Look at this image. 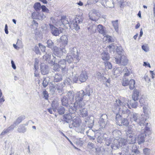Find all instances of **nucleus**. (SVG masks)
Listing matches in <instances>:
<instances>
[{"mask_svg": "<svg viewBox=\"0 0 155 155\" xmlns=\"http://www.w3.org/2000/svg\"><path fill=\"white\" fill-rule=\"evenodd\" d=\"M61 101L63 106H67L68 105V101L65 96L64 97L61 98Z\"/></svg>", "mask_w": 155, "mask_h": 155, "instance_id": "obj_38", "label": "nucleus"}, {"mask_svg": "<svg viewBox=\"0 0 155 155\" xmlns=\"http://www.w3.org/2000/svg\"><path fill=\"white\" fill-rule=\"evenodd\" d=\"M82 21L83 19L81 16H76L75 19L73 21V23H71L70 27L72 29L78 31L80 29L79 24L82 23Z\"/></svg>", "mask_w": 155, "mask_h": 155, "instance_id": "obj_5", "label": "nucleus"}, {"mask_svg": "<svg viewBox=\"0 0 155 155\" xmlns=\"http://www.w3.org/2000/svg\"><path fill=\"white\" fill-rule=\"evenodd\" d=\"M122 73L124 74V77H126L129 76L130 74V71L126 67H125L123 69Z\"/></svg>", "mask_w": 155, "mask_h": 155, "instance_id": "obj_45", "label": "nucleus"}, {"mask_svg": "<svg viewBox=\"0 0 155 155\" xmlns=\"http://www.w3.org/2000/svg\"><path fill=\"white\" fill-rule=\"evenodd\" d=\"M87 72L85 71H82L79 77V81L81 82H85L88 79Z\"/></svg>", "mask_w": 155, "mask_h": 155, "instance_id": "obj_12", "label": "nucleus"}, {"mask_svg": "<svg viewBox=\"0 0 155 155\" xmlns=\"http://www.w3.org/2000/svg\"><path fill=\"white\" fill-rule=\"evenodd\" d=\"M37 15V16L36 18H34L35 19L37 18L40 20H42L45 18V15L43 14H40L39 13H38V14L37 15L36 13H33L32 14V16H33L34 15Z\"/></svg>", "mask_w": 155, "mask_h": 155, "instance_id": "obj_37", "label": "nucleus"}, {"mask_svg": "<svg viewBox=\"0 0 155 155\" xmlns=\"http://www.w3.org/2000/svg\"><path fill=\"white\" fill-rule=\"evenodd\" d=\"M139 92L136 89H135L132 96V98L133 100H137L138 99L139 96Z\"/></svg>", "mask_w": 155, "mask_h": 155, "instance_id": "obj_30", "label": "nucleus"}, {"mask_svg": "<svg viewBox=\"0 0 155 155\" xmlns=\"http://www.w3.org/2000/svg\"><path fill=\"white\" fill-rule=\"evenodd\" d=\"M58 63L60 66L61 69L62 70H64L66 66V63L65 60L64 59H61L58 61Z\"/></svg>", "mask_w": 155, "mask_h": 155, "instance_id": "obj_25", "label": "nucleus"}, {"mask_svg": "<svg viewBox=\"0 0 155 155\" xmlns=\"http://www.w3.org/2000/svg\"><path fill=\"white\" fill-rule=\"evenodd\" d=\"M89 17L90 19L96 21L99 17V14L97 10L95 9L91 10L89 13Z\"/></svg>", "mask_w": 155, "mask_h": 155, "instance_id": "obj_7", "label": "nucleus"}, {"mask_svg": "<svg viewBox=\"0 0 155 155\" xmlns=\"http://www.w3.org/2000/svg\"><path fill=\"white\" fill-rule=\"evenodd\" d=\"M101 55L102 59L105 61L109 60L110 58L107 52H104L102 53Z\"/></svg>", "mask_w": 155, "mask_h": 155, "instance_id": "obj_29", "label": "nucleus"}, {"mask_svg": "<svg viewBox=\"0 0 155 155\" xmlns=\"http://www.w3.org/2000/svg\"><path fill=\"white\" fill-rule=\"evenodd\" d=\"M119 113H116V123L118 125H120V124L121 123V121L123 119L122 117L120 115V114H118Z\"/></svg>", "mask_w": 155, "mask_h": 155, "instance_id": "obj_32", "label": "nucleus"}, {"mask_svg": "<svg viewBox=\"0 0 155 155\" xmlns=\"http://www.w3.org/2000/svg\"><path fill=\"white\" fill-rule=\"evenodd\" d=\"M95 137H97V142L99 143H101L103 140L101 135L99 133H97L95 134Z\"/></svg>", "mask_w": 155, "mask_h": 155, "instance_id": "obj_39", "label": "nucleus"}, {"mask_svg": "<svg viewBox=\"0 0 155 155\" xmlns=\"http://www.w3.org/2000/svg\"><path fill=\"white\" fill-rule=\"evenodd\" d=\"M25 124H22L20 125L17 129L18 132L21 133H24L27 130V128L25 127Z\"/></svg>", "mask_w": 155, "mask_h": 155, "instance_id": "obj_20", "label": "nucleus"}, {"mask_svg": "<svg viewBox=\"0 0 155 155\" xmlns=\"http://www.w3.org/2000/svg\"><path fill=\"white\" fill-rule=\"evenodd\" d=\"M65 114L64 116L63 120L65 121L66 122L68 123H69L70 120L72 119V114L74 113H71Z\"/></svg>", "mask_w": 155, "mask_h": 155, "instance_id": "obj_21", "label": "nucleus"}, {"mask_svg": "<svg viewBox=\"0 0 155 155\" xmlns=\"http://www.w3.org/2000/svg\"><path fill=\"white\" fill-rule=\"evenodd\" d=\"M60 39L64 46L65 47V46L68 44V42L67 36L65 35H63L60 38Z\"/></svg>", "mask_w": 155, "mask_h": 155, "instance_id": "obj_27", "label": "nucleus"}, {"mask_svg": "<svg viewBox=\"0 0 155 155\" xmlns=\"http://www.w3.org/2000/svg\"><path fill=\"white\" fill-rule=\"evenodd\" d=\"M114 58L116 63L120 65L125 66L127 64L128 60L124 55H120V56L117 55Z\"/></svg>", "mask_w": 155, "mask_h": 155, "instance_id": "obj_6", "label": "nucleus"}, {"mask_svg": "<svg viewBox=\"0 0 155 155\" xmlns=\"http://www.w3.org/2000/svg\"><path fill=\"white\" fill-rule=\"evenodd\" d=\"M130 119L131 122H135L141 126L144 125L145 121L147 119V118L144 117V115H139L135 113L131 114Z\"/></svg>", "mask_w": 155, "mask_h": 155, "instance_id": "obj_3", "label": "nucleus"}, {"mask_svg": "<svg viewBox=\"0 0 155 155\" xmlns=\"http://www.w3.org/2000/svg\"><path fill=\"white\" fill-rule=\"evenodd\" d=\"M97 27L96 25L93 24H91L89 27H88V30L91 34H93L95 33L96 31Z\"/></svg>", "mask_w": 155, "mask_h": 155, "instance_id": "obj_22", "label": "nucleus"}, {"mask_svg": "<svg viewBox=\"0 0 155 155\" xmlns=\"http://www.w3.org/2000/svg\"><path fill=\"white\" fill-rule=\"evenodd\" d=\"M96 76L97 78L100 81L103 80L104 78H105L104 77L103 73L101 74L99 72H97Z\"/></svg>", "mask_w": 155, "mask_h": 155, "instance_id": "obj_44", "label": "nucleus"}, {"mask_svg": "<svg viewBox=\"0 0 155 155\" xmlns=\"http://www.w3.org/2000/svg\"><path fill=\"white\" fill-rule=\"evenodd\" d=\"M107 118V116L105 114L104 115L103 114L100 118L98 122L100 127L101 128H104L106 126L107 124V120L106 119Z\"/></svg>", "mask_w": 155, "mask_h": 155, "instance_id": "obj_9", "label": "nucleus"}, {"mask_svg": "<svg viewBox=\"0 0 155 155\" xmlns=\"http://www.w3.org/2000/svg\"><path fill=\"white\" fill-rule=\"evenodd\" d=\"M47 47L50 48H52L54 46V43L52 40L49 39L47 41Z\"/></svg>", "mask_w": 155, "mask_h": 155, "instance_id": "obj_47", "label": "nucleus"}, {"mask_svg": "<svg viewBox=\"0 0 155 155\" xmlns=\"http://www.w3.org/2000/svg\"><path fill=\"white\" fill-rule=\"evenodd\" d=\"M119 143L120 147H124V146L126 145L127 143L126 140L124 139L121 138L119 140Z\"/></svg>", "mask_w": 155, "mask_h": 155, "instance_id": "obj_36", "label": "nucleus"}, {"mask_svg": "<svg viewBox=\"0 0 155 155\" xmlns=\"http://www.w3.org/2000/svg\"><path fill=\"white\" fill-rule=\"evenodd\" d=\"M39 61L37 59H35V61L34 64V69L35 70H37L38 69V64Z\"/></svg>", "mask_w": 155, "mask_h": 155, "instance_id": "obj_62", "label": "nucleus"}, {"mask_svg": "<svg viewBox=\"0 0 155 155\" xmlns=\"http://www.w3.org/2000/svg\"><path fill=\"white\" fill-rule=\"evenodd\" d=\"M112 23L114 28L116 31L117 32L118 31V20H116L115 21H112Z\"/></svg>", "mask_w": 155, "mask_h": 155, "instance_id": "obj_42", "label": "nucleus"}, {"mask_svg": "<svg viewBox=\"0 0 155 155\" xmlns=\"http://www.w3.org/2000/svg\"><path fill=\"white\" fill-rule=\"evenodd\" d=\"M42 11L47 13H48L49 11L48 9L44 5L41 6V8Z\"/></svg>", "mask_w": 155, "mask_h": 155, "instance_id": "obj_63", "label": "nucleus"}, {"mask_svg": "<svg viewBox=\"0 0 155 155\" xmlns=\"http://www.w3.org/2000/svg\"><path fill=\"white\" fill-rule=\"evenodd\" d=\"M52 49L54 54L59 57H60L62 55V52L65 53L66 52V51L64 49V47L59 48L58 47L55 46H54Z\"/></svg>", "mask_w": 155, "mask_h": 155, "instance_id": "obj_8", "label": "nucleus"}, {"mask_svg": "<svg viewBox=\"0 0 155 155\" xmlns=\"http://www.w3.org/2000/svg\"><path fill=\"white\" fill-rule=\"evenodd\" d=\"M130 104L131 107L133 108H136L137 106V103L136 101V100L130 101Z\"/></svg>", "mask_w": 155, "mask_h": 155, "instance_id": "obj_46", "label": "nucleus"}, {"mask_svg": "<svg viewBox=\"0 0 155 155\" xmlns=\"http://www.w3.org/2000/svg\"><path fill=\"white\" fill-rule=\"evenodd\" d=\"M129 81L128 79L124 78L122 81V84L123 86H126L129 85Z\"/></svg>", "mask_w": 155, "mask_h": 155, "instance_id": "obj_53", "label": "nucleus"}, {"mask_svg": "<svg viewBox=\"0 0 155 155\" xmlns=\"http://www.w3.org/2000/svg\"><path fill=\"white\" fill-rule=\"evenodd\" d=\"M135 83V81L133 79H131L129 81V88L130 89H133L134 88Z\"/></svg>", "mask_w": 155, "mask_h": 155, "instance_id": "obj_43", "label": "nucleus"}, {"mask_svg": "<svg viewBox=\"0 0 155 155\" xmlns=\"http://www.w3.org/2000/svg\"><path fill=\"white\" fill-rule=\"evenodd\" d=\"M132 130L130 129H129L127 132V138H135L133 137V135L132 133Z\"/></svg>", "mask_w": 155, "mask_h": 155, "instance_id": "obj_49", "label": "nucleus"}, {"mask_svg": "<svg viewBox=\"0 0 155 155\" xmlns=\"http://www.w3.org/2000/svg\"><path fill=\"white\" fill-rule=\"evenodd\" d=\"M97 29L98 31L100 33H101L104 36L107 34V32L105 28L102 25H99L97 26Z\"/></svg>", "mask_w": 155, "mask_h": 155, "instance_id": "obj_17", "label": "nucleus"}, {"mask_svg": "<svg viewBox=\"0 0 155 155\" xmlns=\"http://www.w3.org/2000/svg\"><path fill=\"white\" fill-rule=\"evenodd\" d=\"M25 118V117L24 116H21L18 117L16 120L14 122V124L16 125H18L20 124L23 120Z\"/></svg>", "mask_w": 155, "mask_h": 155, "instance_id": "obj_35", "label": "nucleus"}, {"mask_svg": "<svg viewBox=\"0 0 155 155\" xmlns=\"http://www.w3.org/2000/svg\"><path fill=\"white\" fill-rule=\"evenodd\" d=\"M57 112L59 115H62L65 112V109L63 107L60 106L57 108Z\"/></svg>", "mask_w": 155, "mask_h": 155, "instance_id": "obj_34", "label": "nucleus"}, {"mask_svg": "<svg viewBox=\"0 0 155 155\" xmlns=\"http://www.w3.org/2000/svg\"><path fill=\"white\" fill-rule=\"evenodd\" d=\"M41 70L42 74L45 75L48 72V67L45 64H42L41 66Z\"/></svg>", "mask_w": 155, "mask_h": 155, "instance_id": "obj_16", "label": "nucleus"}, {"mask_svg": "<svg viewBox=\"0 0 155 155\" xmlns=\"http://www.w3.org/2000/svg\"><path fill=\"white\" fill-rule=\"evenodd\" d=\"M51 31L52 34L54 36H58L60 34L59 31L58 29L52 25H50Z\"/></svg>", "mask_w": 155, "mask_h": 155, "instance_id": "obj_13", "label": "nucleus"}, {"mask_svg": "<svg viewBox=\"0 0 155 155\" xmlns=\"http://www.w3.org/2000/svg\"><path fill=\"white\" fill-rule=\"evenodd\" d=\"M146 137V134L145 133H142L139 134L138 137L137 141L138 144H140L145 141V139Z\"/></svg>", "mask_w": 155, "mask_h": 155, "instance_id": "obj_14", "label": "nucleus"}, {"mask_svg": "<svg viewBox=\"0 0 155 155\" xmlns=\"http://www.w3.org/2000/svg\"><path fill=\"white\" fill-rule=\"evenodd\" d=\"M77 105L71 106L69 109V112L71 113H75L77 112L80 117H86L88 116L87 109L84 107V106L81 107H77Z\"/></svg>", "mask_w": 155, "mask_h": 155, "instance_id": "obj_2", "label": "nucleus"}, {"mask_svg": "<svg viewBox=\"0 0 155 155\" xmlns=\"http://www.w3.org/2000/svg\"><path fill=\"white\" fill-rule=\"evenodd\" d=\"M75 55H73L74 59L71 55H69L66 57V60L68 63H70L71 62H74L75 59H76L77 61L80 60V58L78 55V51H77L74 54ZM74 63H76L75 61H74Z\"/></svg>", "mask_w": 155, "mask_h": 155, "instance_id": "obj_11", "label": "nucleus"}, {"mask_svg": "<svg viewBox=\"0 0 155 155\" xmlns=\"http://www.w3.org/2000/svg\"><path fill=\"white\" fill-rule=\"evenodd\" d=\"M122 69L121 67H119L115 68L114 71V75L118 76L122 73Z\"/></svg>", "mask_w": 155, "mask_h": 155, "instance_id": "obj_33", "label": "nucleus"}, {"mask_svg": "<svg viewBox=\"0 0 155 155\" xmlns=\"http://www.w3.org/2000/svg\"><path fill=\"white\" fill-rule=\"evenodd\" d=\"M71 81L70 78H66L64 81V84L66 85H69L71 84Z\"/></svg>", "mask_w": 155, "mask_h": 155, "instance_id": "obj_61", "label": "nucleus"}, {"mask_svg": "<svg viewBox=\"0 0 155 155\" xmlns=\"http://www.w3.org/2000/svg\"><path fill=\"white\" fill-rule=\"evenodd\" d=\"M52 62V63H50L53 65V70L55 71H58L59 70V69L61 68L58 63L57 64V63H55V58L53 59Z\"/></svg>", "mask_w": 155, "mask_h": 155, "instance_id": "obj_19", "label": "nucleus"}, {"mask_svg": "<svg viewBox=\"0 0 155 155\" xmlns=\"http://www.w3.org/2000/svg\"><path fill=\"white\" fill-rule=\"evenodd\" d=\"M44 97L45 99H48V94L47 91H44L43 92Z\"/></svg>", "mask_w": 155, "mask_h": 155, "instance_id": "obj_64", "label": "nucleus"}, {"mask_svg": "<svg viewBox=\"0 0 155 155\" xmlns=\"http://www.w3.org/2000/svg\"><path fill=\"white\" fill-rule=\"evenodd\" d=\"M89 133H92V135H94L95 134V132L91 129H89L86 132L87 135V136L89 138L90 140H94L96 137L91 135V134H89Z\"/></svg>", "mask_w": 155, "mask_h": 155, "instance_id": "obj_24", "label": "nucleus"}, {"mask_svg": "<svg viewBox=\"0 0 155 155\" xmlns=\"http://www.w3.org/2000/svg\"><path fill=\"white\" fill-rule=\"evenodd\" d=\"M112 142V144L110 146L113 149L116 150L120 147L119 140L117 139H113V141Z\"/></svg>", "mask_w": 155, "mask_h": 155, "instance_id": "obj_15", "label": "nucleus"}, {"mask_svg": "<svg viewBox=\"0 0 155 155\" xmlns=\"http://www.w3.org/2000/svg\"><path fill=\"white\" fill-rule=\"evenodd\" d=\"M61 21L64 25H68V27H70L71 24H70L68 18H66V16H63L62 17L61 19Z\"/></svg>", "mask_w": 155, "mask_h": 155, "instance_id": "obj_26", "label": "nucleus"}, {"mask_svg": "<svg viewBox=\"0 0 155 155\" xmlns=\"http://www.w3.org/2000/svg\"><path fill=\"white\" fill-rule=\"evenodd\" d=\"M129 124V123L128 120L124 118L121 121L120 125H122V124L123 125L127 126Z\"/></svg>", "mask_w": 155, "mask_h": 155, "instance_id": "obj_50", "label": "nucleus"}, {"mask_svg": "<svg viewBox=\"0 0 155 155\" xmlns=\"http://www.w3.org/2000/svg\"><path fill=\"white\" fill-rule=\"evenodd\" d=\"M108 48H109L110 51L111 52L113 51H114V50L115 49V47L113 44H111V45H109V46H107Z\"/></svg>", "mask_w": 155, "mask_h": 155, "instance_id": "obj_59", "label": "nucleus"}, {"mask_svg": "<svg viewBox=\"0 0 155 155\" xmlns=\"http://www.w3.org/2000/svg\"><path fill=\"white\" fill-rule=\"evenodd\" d=\"M113 137L115 138H119L121 136V133L119 130H114L112 133Z\"/></svg>", "mask_w": 155, "mask_h": 155, "instance_id": "obj_28", "label": "nucleus"}, {"mask_svg": "<svg viewBox=\"0 0 155 155\" xmlns=\"http://www.w3.org/2000/svg\"><path fill=\"white\" fill-rule=\"evenodd\" d=\"M66 96L71 101H74V95L73 91H68L67 93Z\"/></svg>", "mask_w": 155, "mask_h": 155, "instance_id": "obj_23", "label": "nucleus"}, {"mask_svg": "<svg viewBox=\"0 0 155 155\" xmlns=\"http://www.w3.org/2000/svg\"><path fill=\"white\" fill-rule=\"evenodd\" d=\"M117 56H120V55H124V51L121 47H119L117 48Z\"/></svg>", "mask_w": 155, "mask_h": 155, "instance_id": "obj_41", "label": "nucleus"}, {"mask_svg": "<svg viewBox=\"0 0 155 155\" xmlns=\"http://www.w3.org/2000/svg\"><path fill=\"white\" fill-rule=\"evenodd\" d=\"M113 139H111V138H107L105 140V143L106 144L107 146H109L110 145H111L112 144V142L113 141Z\"/></svg>", "mask_w": 155, "mask_h": 155, "instance_id": "obj_51", "label": "nucleus"}, {"mask_svg": "<svg viewBox=\"0 0 155 155\" xmlns=\"http://www.w3.org/2000/svg\"><path fill=\"white\" fill-rule=\"evenodd\" d=\"M126 106L131 109L130 105L128 104L122 102L120 100H116L115 103L113 107L112 111L114 113H119L121 114H127L130 113V110L126 107Z\"/></svg>", "mask_w": 155, "mask_h": 155, "instance_id": "obj_1", "label": "nucleus"}, {"mask_svg": "<svg viewBox=\"0 0 155 155\" xmlns=\"http://www.w3.org/2000/svg\"><path fill=\"white\" fill-rule=\"evenodd\" d=\"M71 123L73 127H78L80 126L81 123V120L79 117H74Z\"/></svg>", "mask_w": 155, "mask_h": 155, "instance_id": "obj_10", "label": "nucleus"}, {"mask_svg": "<svg viewBox=\"0 0 155 155\" xmlns=\"http://www.w3.org/2000/svg\"><path fill=\"white\" fill-rule=\"evenodd\" d=\"M143 111L144 114V117L146 116L145 118L147 119L149 118V115L150 113V111L149 110V109L147 107L144 106L143 107Z\"/></svg>", "mask_w": 155, "mask_h": 155, "instance_id": "obj_31", "label": "nucleus"}, {"mask_svg": "<svg viewBox=\"0 0 155 155\" xmlns=\"http://www.w3.org/2000/svg\"><path fill=\"white\" fill-rule=\"evenodd\" d=\"M50 55H49L48 54H46L45 55H44L43 57V59L45 61H49L50 59Z\"/></svg>", "mask_w": 155, "mask_h": 155, "instance_id": "obj_57", "label": "nucleus"}, {"mask_svg": "<svg viewBox=\"0 0 155 155\" xmlns=\"http://www.w3.org/2000/svg\"><path fill=\"white\" fill-rule=\"evenodd\" d=\"M143 152L144 155H150V150L148 148H145L143 149Z\"/></svg>", "mask_w": 155, "mask_h": 155, "instance_id": "obj_56", "label": "nucleus"}, {"mask_svg": "<svg viewBox=\"0 0 155 155\" xmlns=\"http://www.w3.org/2000/svg\"><path fill=\"white\" fill-rule=\"evenodd\" d=\"M105 66L106 68L108 69H111L112 68V64L111 63L109 62L105 63Z\"/></svg>", "mask_w": 155, "mask_h": 155, "instance_id": "obj_60", "label": "nucleus"}, {"mask_svg": "<svg viewBox=\"0 0 155 155\" xmlns=\"http://www.w3.org/2000/svg\"><path fill=\"white\" fill-rule=\"evenodd\" d=\"M132 151L136 154L140 153L139 151L137 149L136 145H133L132 148Z\"/></svg>", "mask_w": 155, "mask_h": 155, "instance_id": "obj_55", "label": "nucleus"}, {"mask_svg": "<svg viewBox=\"0 0 155 155\" xmlns=\"http://www.w3.org/2000/svg\"><path fill=\"white\" fill-rule=\"evenodd\" d=\"M49 82V79L47 78H44L42 84L43 87H45L48 85Z\"/></svg>", "mask_w": 155, "mask_h": 155, "instance_id": "obj_54", "label": "nucleus"}, {"mask_svg": "<svg viewBox=\"0 0 155 155\" xmlns=\"http://www.w3.org/2000/svg\"><path fill=\"white\" fill-rule=\"evenodd\" d=\"M63 76L60 74L56 73L54 76L53 81L54 82H59L62 81Z\"/></svg>", "mask_w": 155, "mask_h": 155, "instance_id": "obj_18", "label": "nucleus"}, {"mask_svg": "<svg viewBox=\"0 0 155 155\" xmlns=\"http://www.w3.org/2000/svg\"><path fill=\"white\" fill-rule=\"evenodd\" d=\"M41 6L39 2H37L35 4L34 8L36 11L39 10L41 8Z\"/></svg>", "mask_w": 155, "mask_h": 155, "instance_id": "obj_48", "label": "nucleus"}, {"mask_svg": "<svg viewBox=\"0 0 155 155\" xmlns=\"http://www.w3.org/2000/svg\"><path fill=\"white\" fill-rule=\"evenodd\" d=\"M104 37L106 38V41L109 42H112L113 41V40L112 39V38L110 36L108 35H107V34L106 35H104Z\"/></svg>", "mask_w": 155, "mask_h": 155, "instance_id": "obj_58", "label": "nucleus"}, {"mask_svg": "<svg viewBox=\"0 0 155 155\" xmlns=\"http://www.w3.org/2000/svg\"><path fill=\"white\" fill-rule=\"evenodd\" d=\"M127 142L129 144H133L135 143L136 141V138H127L126 140Z\"/></svg>", "mask_w": 155, "mask_h": 155, "instance_id": "obj_52", "label": "nucleus"}, {"mask_svg": "<svg viewBox=\"0 0 155 155\" xmlns=\"http://www.w3.org/2000/svg\"><path fill=\"white\" fill-rule=\"evenodd\" d=\"M85 95L84 94V91L81 90L77 93L75 96V102L73 106L77 105V107H81L82 106L85 105V103L83 101V97Z\"/></svg>", "mask_w": 155, "mask_h": 155, "instance_id": "obj_4", "label": "nucleus"}, {"mask_svg": "<svg viewBox=\"0 0 155 155\" xmlns=\"http://www.w3.org/2000/svg\"><path fill=\"white\" fill-rule=\"evenodd\" d=\"M91 90L89 86H87L85 88V91H84V94L85 96H89L91 95L90 92Z\"/></svg>", "mask_w": 155, "mask_h": 155, "instance_id": "obj_40", "label": "nucleus"}]
</instances>
